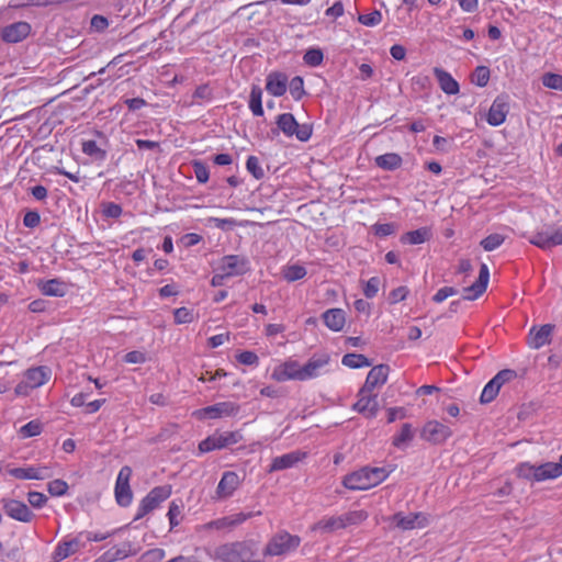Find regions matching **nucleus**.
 Listing matches in <instances>:
<instances>
[{
    "label": "nucleus",
    "mask_w": 562,
    "mask_h": 562,
    "mask_svg": "<svg viewBox=\"0 0 562 562\" xmlns=\"http://www.w3.org/2000/svg\"><path fill=\"white\" fill-rule=\"evenodd\" d=\"M257 544L251 540L223 543L210 553L215 562H257Z\"/></svg>",
    "instance_id": "obj_1"
},
{
    "label": "nucleus",
    "mask_w": 562,
    "mask_h": 562,
    "mask_svg": "<svg viewBox=\"0 0 562 562\" xmlns=\"http://www.w3.org/2000/svg\"><path fill=\"white\" fill-rule=\"evenodd\" d=\"M278 128L288 137L295 136L301 142H307L312 136L310 124H299L291 113H282L277 117Z\"/></svg>",
    "instance_id": "obj_2"
},
{
    "label": "nucleus",
    "mask_w": 562,
    "mask_h": 562,
    "mask_svg": "<svg viewBox=\"0 0 562 562\" xmlns=\"http://www.w3.org/2000/svg\"><path fill=\"white\" fill-rule=\"evenodd\" d=\"M301 543V538L295 535H290L286 531L276 533L268 544L263 553L266 555H282L295 550Z\"/></svg>",
    "instance_id": "obj_3"
},
{
    "label": "nucleus",
    "mask_w": 562,
    "mask_h": 562,
    "mask_svg": "<svg viewBox=\"0 0 562 562\" xmlns=\"http://www.w3.org/2000/svg\"><path fill=\"white\" fill-rule=\"evenodd\" d=\"M49 369L46 367H36L29 369L24 379L15 386L16 395H27L30 390L45 384L49 378Z\"/></svg>",
    "instance_id": "obj_4"
},
{
    "label": "nucleus",
    "mask_w": 562,
    "mask_h": 562,
    "mask_svg": "<svg viewBox=\"0 0 562 562\" xmlns=\"http://www.w3.org/2000/svg\"><path fill=\"white\" fill-rule=\"evenodd\" d=\"M171 494L169 485L154 487L140 502L135 519H140L148 513L156 509Z\"/></svg>",
    "instance_id": "obj_5"
},
{
    "label": "nucleus",
    "mask_w": 562,
    "mask_h": 562,
    "mask_svg": "<svg viewBox=\"0 0 562 562\" xmlns=\"http://www.w3.org/2000/svg\"><path fill=\"white\" fill-rule=\"evenodd\" d=\"M243 436L239 431L214 434L199 443V450L201 452H210L216 449H223L239 442Z\"/></svg>",
    "instance_id": "obj_6"
},
{
    "label": "nucleus",
    "mask_w": 562,
    "mask_h": 562,
    "mask_svg": "<svg viewBox=\"0 0 562 562\" xmlns=\"http://www.w3.org/2000/svg\"><path fill=\"white\" fill-rule=\"evenodd\" d=\"M131 476V467L124 465L121 468L116 477L114 494L116 503L122 507L128 506L133 499V492L130 486Z\"/></svg>",
    "instance_id": "obj_7"
},
{
    "label": "nucleus",
    "mask_w": 562,
    "mask_h": 562,
    "mask_svg": "<svg viewBox=\"0 0 562 562\" xmlns=\"http://www.w3.org/2000/svg\"><path fill=\"white\" fill-rule=\"evenodd\" d=\"M389 520L394 527L403 531L425 528L429 524L428 517L424 513H409L405 515L400 512L390 517Z\"/></svg>",
    "instance_id": "obj_8"
},
{
    "label": "nucleus",
    "mask_w": 562,
    "mask_h": 562,
    "mask_svg": "<svg viewBox=\"0 0 562 562\" xmlns=\"http://www.w3.org/2000/svg\"><path fill=\"white\" fill-rule=\"evenodd\" d=\"M451 435V429L437 420L427 422L420 430L422 439L432 445L445 442Z\"/></svg>",
    "instance_id": "obj_9"
},
{
    "label": "nucleus",
    "mask_w": 562,
    "mask_h": 562,
    "mask_svg": "<svg viewBox=\"0 0 562 562\" xmlns=\"http://www.w3.org/2000/svg\"><path fill=\"white\" fill-rule=\"evenodd\" d=\"M2 505L3 512L12 519L22 522H30L34 514L30 510L26 504L23 502L12 499V498H2L0 501Z\"/></svg>",
    "instance_id": "obj_10"
},
{
    "label": "nucleus",
    "mask_w": 562,
    "mask_h": 562,
    "mask_svg": "<svg viewBox=\"0 0 562 562\" xmlns=\"http://www.w3.org/2000/svg\"><path fill=\"white\" fill-rule=\"evenodd\" d=\"M218 271H223L228 278L243 276L249 270V262L246 258L237 255L224 256L218 266Z\"/></svg>",
    "instance_id": "obj_11"
},
{
    "label": "nucleus",
    "mask_w": 562,
    "mask_h": 562,
    "mask_svg": "<svg viewBox=\"0 0 562 562\" xmlns=\"http://www.w3.org/2000/svg\"><path fill=\"white\" fill-rule=\"evenodd\" d=\"M554 328L555 326L553 324L531 327L527 337L528 346L531 349H540L541 347L549 345L551 342Z\"/></svg>",
    "instance_id": "obj_12"
},
{
    "label": "nucleus",
    "mask_w": 562,
    "mask_h": 562,
    "mask_svg": "<svg viewBox=\"0 0 562 562\" xmlns=\"http://www.w3.org/2000/svg\"><path fill=\"white\" fill-rule=\"evenodd\" d=\"M239 412V405L234 402H221L211 406H206L198 412L199 416H207L210 418H222L235 416Z\"/></svg>",
    "instance_id": "obj_13"
},
{
    "label": "nucleus",
    "mask_w": 562,
    "mask_h": 562,
    "mask_svg": "<svg viewBox=\"0 0 562 562\" xmlns=\"http://www.w3.org/2000/svg\"><path fill=\"white\" fill-rule=\"evenodd\" d=\"M302 366L296 360H288L272 371V379L278 382L288 380L302 381Z\"/></svg>",
    "instance_id": "obj_14"
},
{
    "label": "nucleus",
    "mask_w": 562,
    "mask_h": 562,
    "mask_svg": "<svg viewBox=\"0 0 562 562\" xmlns=\"http://www.w3.org/2000/svg\"><path fill=\"white\" fill-rule=\"evenodd\" d=\"M330 356L321 353L312 356L308 361L302 366V381L314 379L321 375L322 370L328 366Z\"/></svg>",
    "instance_id": "obj_15"
},
{
    "label": "nucleus",
    "mask_w": 562,
    "mask_h": 562,
    "mask_svg": "<svg viewBox=\"0 0 562 562\" xmlns=\"http://www.w3.org/2000/svg\"><path fill=\"white\" fill-rule=\"evenodd\" d=\"M353 409L368 418L375 417L379 411L376 394H372V392L362 393L361 387L358 393V401L353 404Z\"/></svg>",
    "instance_id": "obj_16"
},
{
    "label": "nucleus",
    "mask_w": 562,
    "mask_h": 562,
    "mask_svg": "<svg viewBox=\"0 0 562 562\" xmlns=\"http://www.w3.org/2000/svg\"><path fill=\"white\" fill-rule=\"evenodd\" d=\"M239 484L240 479L236 472H224L216 487V498L226 499L231 497L234 494V492L238 488Z\"/></svg>",
    "instance_id": "obj_17"
},
{
    "label": "nucleus",
    "mask_w": 562,
    "mask_h": 562,
    "mask_svg": "<svg viewBox=\"0 0 562 562\" xmlns=\"http://www.w3.org/2000/svg\"><path fill=\"white\" fill-rule=\"evenodd\" d=\"M390 367L387 364L374 366L368 373L362 386V393L372 392L375 387L382 386L389 376Z\"/></svg>",
    "instance_id": "obj_18"
},
{
    "label": "nucleus",
    "mask_w": 562,
    "mask_h": 562,
    "mask_svg": "<svg viewBox=\"0 0 562 562\" xmlns=\"http://www.w3.org/2000/svg\"><path fill=\"white\" fill-rule=\"evenodd\" d=\"M490 280V271L485 263L480 267L477 280L470 286L463 289V299L472 301L483 294L487 288Z\"/></svg>",
    "instance_id": "obj_19"
},
{
    "label": "nucleus",
    "mask_w": 562,
    "mask_h": 562,
    "mask_svg": "<svg viewBox=\"0 0 562 562\" xmlns=\"http://www.w3.org/2000/svg\"><path fill=\"white\" fill-rule=\"evenodd\" d=\"M8 473L19 480H45L52 477L48 467H29L9 469Z\"/></svg>",
    "instance_id": "obj_20"
},
{
    "label": "nucleus",
    "mask_w": 562,
    "mask_h": 562,
    "mask_svg": "<svg viewBox=\"0 0 562 562\" xmlns=\"http://www.w3.org/2000/svg\"><path fill=\"white\" fill-rule=\"evenodd\" d=\"M508 111L509 105L507 102V98L504 95H498L490 108L487 114L488 124L492 126H498L503 124L506 120Z\"/></svg>",
    "instance_id": "obj_21"
},
{
    "label": "nucleus",
    "mask_w": 562,
    "mask_h": 562,
    "mask_svg": "<svg viewBox=\"0 0 562 562\" xmlns=\"http://www.w3.org/2000/svg\"><path fill=\"white\" fill-rule=\"evenodd\" d=\"M342 484L351 491H364L372 487L366 467L347 474L342 480Z\"/></svg>",
    "instance_id": "obj_22"
},
{
    "label": "nucleus",
    "mask_w": 562,
    "mask_h": 562,
    "mask_svg": "<svg viewBox=\"0 0 562 562\" xmlns=\"http://www.w3.org/2000/svg\"><path fill=\"white\" fill-rule=\"evenodd\" d=\"M31 32V26L26 22H16L5 26L2 30L1 37L7 43H18L24 40Z\"/></svg>",
    "instance_id": "obj_23"
},
{
    "label": "nucleus",
    "mask_w": 562,
    "mask_h": 562,
    "mask_svg": "<svg viewBox=\"0 0 562 562\" xmlns=\"http://www.w3.org/2000/svg\"><path fill=\"white\" fill-rule=\"evenodd\" d=\"M306 457L305 452L292 451L280 457H276L270 465L269 472L282 471L294 467Z\"/></svg>",
    "instance_id": "obj_24"
},
{
    "label": "nucleus",
    "mask_w": 562,
    "mask_h": 562,
    "mask_svg": "<svg viewBox=\"0 0 562 562\" xmlns=\"http://www.w3.org/2000/svg\"><path fill=\"white\" fill-rule=\"evenodd\" d=\"M83 547V543L79 538H72L69 540H64L58 543L54 552V561L59 562L76 552H78Z\"/></svg>",
    "instance_id": "obj_25"
},
{
    "label": "nucleus",
    "mask_w": 562,
    "mask_h": 562,
    "mask_svg": "<svg viewBox=\"0 0 562 562\" xmlns=\"http://www.w3.org/2000/svg\"><path fill=\"white\" fill-rule=\"evenodd\" d=\"M288 77L282 72H271L267 77L266 90L274 95L281 97L286 91Z\"/></svg>",
    "instance_id": "obj_26"
},
{
    "label": "nucleus",
    "mask_w": 562,
    "mask_h": 562,
    "mask_svg": "<svg viewBox=\"0 0 562 562\" xmlns=\"http://www.w3.org/2000/svg\"><path fill=\"white\" fill-rule=\"evenodd\" d=\"M434 74L438 80L440 89L447 94H457L459 92V83L452 76L442 68L435 67Z\"/></svg>",
    "instance_id": "obj_27"
},
{
    "label": "nucleus",
    "mask_w": 562,
    "mask_h": 562,
    "mask_svg": "<svg viewBox=\"0 0 562 562\" xmlns=\"http://www.w3.org/2000/svg\"><path fill=\"white\" fill-rule=\"evenodd\" d=\"M323 321L329 329L340 331L346 324L345 312L341 308H330L323 314Z\"/></svg>",
    "instance_id": "obj_28"
},
{
    "label": "nucleus",
    "mask_w": 562,
    "mask_h": 562,
    "mask_svg": "<svg viewBox=\"0 0 562 562\" xmlns=\"http://www.w3.org/2000/svg\"><path fill=\"white\" fill-rule=\"evenodd\" d=\"M538 482L547 480H554L562 475V463L559 462H546L537 465Z\"/></svg>",
    "instance_id": "obj_29"
},
{
    "label": "nucleus",
    "mask_w": 562,
    "mask_h": 562,
    "mask_svg": "<svg viewBox=\"0 0 562 562\" xmlns=\"http://www.w3.org/2000/svg\"><path fill=\"white\" fill-rule=\"evenodd\" d=\"M132 554V549L130 543H124L120 548H111L101 554L94 562H114L117 560H123Z\"/></svg>",
    "instance_id": "obj_30"
},
{
    "label": "nucleus",
    "mask_w": 562,
    "mask_h": 562,
    "mask_svg": "<svg viewBox=\"0 0 562 562\" xmlns=\"http://www.w3.org/2000/svg\"><path fill=\"white\" fill-rule=\"evenodd\" d=\"M431 237V232L427 227H422L416 231H411L401 236L403 244L418 245L423 244Z\"/></svg>",
    "instance_id": "obj_31"
},
{
    "label": "nucleus",
    "mask_w": 562,
    "mask_h": 562,
    "mask_svg": "<svg viewBox=\"0 0 562 562\" xmlns=\"http://www.w3.org/2000/svg\"><path fill=\"white\" fill-rule=\"evenodd\" d=\"M375 165L384 170H395L402 165V158L395 153H387L375 158Z\"/></svg>",
    "instance_id": "obj_32"
},
{
    "label": "nucleus",
    "mask_w": 562,
    "mask_h": 562,
    "mask_svg": "<svg viewBox=\"0 0 562 562\" xmlns=\"http://www.w3.org/2000/svg\"><path fill=\"white\" fill-rule=\"evenodd\" d=\"M40 288L43 294L49 296H64L66 293L65 283L58 279H50L42 282Z\"/></svg>",
    "instance_id": "obj_33"
},
{
    "label": "nucleus",
    "mask_w": 562,
    "mask_h": 562,
    "mask_svg": "<svg viewBox=\"0 0 562 562\" xmlns=\"http://www.w3.org/2000/svg\"><path fill=\"white\" fill-rule=\"evenodd\" d=\"M81 149L83 154L94 160L103 161L106 158V150L99 146L95 140H83Z\"/></svg>",
    "instance_id": "obj_34"
},
{
    "label": "nucleus",
    "mask_w": 562,
    "mask_h": 562,
    "mask_svg": "<svg viewBox=\"0 0 562 562\" xmlns=\"http://www.w3.org/2000/svg\"><path fill=\"white\" fill-rule=\"evenodd\" d=\"M341 363L351 369L370 367L372 364L371 360L361 353H347L342 357Z\"/></svg>",
    "instance_id": "obj_35"
},
{
    "label": "nucleus",
    "mask_w": 562,
    "mask_h": 562,
    "mask_svg": "<svg viewBox=\"0 0 562 562\" xmlns=\"http://www.w3.org/2000/svg\"><path fill=\"white\" fill-rule=\"evenodd\" d=\"M414 438V429L411 424H403L401 431L393 437V446L396 448L406 447Z\"/></svg>",
    "instance_id": "obj_36"
},
{
    "label": "nucleus",
    "mask_w": 562,
    "mask_h": 562,
    "mask_svg": "<svg viewBox=\"0 0 562 562\" xmlns=\"http://www.w3.org/2000/svg\"><path fill=\"white\" fill-rule=\"evenodd\" d=\"M515 471L517 476L520 479L527 480L531 483L538 482L537 465L535 464L521 462L516 467Z\"/></svg>",
    "instance_id": "obj_37"
},
{
    "label": "nucleus",
    "mask_w": 562,
    "mask_h": 562,
    "mask_svg": "<svg viewBox=\"0 0 562 562\" xmlns=\"http://www.w3.org/2000/svg\"><path fill=\"white\" fill-rule=\"evenodd\" d=\"M342 528H344V524H342L341 516L322 519L312 527L313 530L321 529L326 532H333L335 530L342 529Z\"/></svg>",
    "instance_id": "obj_38"
},
{
    "label": "nucleus",
    "mask_w": 562,
    "mask_h": 562,
    "mask_svg": "<svg viewBox=\"0 0 562 562\" xmlns=\"http://www.w3.org/2000/svg\"><path fill=\"white\" fill-rule=\"evenodd\" d=\"M262 90L259 86H252L251 92H250V99H249V109L251 110L252 114L256 116L263 115V109H262Z\"/></svg>",
    "instance_id": "obj_39"
},
{
    "label": "nucleus",
    "mask_w": 562,
    "mask_h": 562,
    "mask_svg": "<svg viewBox=\"0 0 562 562\" xmlns=\"http://www.w3.org/2000/svg\"><path fill=\"white\" fill-rule=\"evenodd\" d=\"M529 243L543 250L551 249V231L537 232L530 237Z\"/></svg>",
    "instance_id": "obj_40"
},
{
    "label": "nucleus",
    "mask_w": 562,
    "mask_h": 562,
    "mask_svg": "<svg viewBox=\"0 0 562 562\" xmlns=\"http://www.w3.org/2000/svg\"><path fill=\"white\" fill-rule=\"evenodd\" d=\"M282 273H283V278L288 282H294V281L303 279L306 276L307 271H306L305 267H303L301 265H291V266L284 267Z\"/></svg>",
    "instance_id": "obj_41"
},
{
    "label": "nucleus",
    "mask_w": 562,
    "mask_h": 562,
    "mask_svg": "<svg viewBox=\"0 0 562 562\" xmlns=\"http://www.w3.org/2000/svg\"><path fill=\"white\" fill-rule=\"evenodd\" d=\"M368 518L366 510H352L341 515L344 528L352 525H359Z\"/></svg>",
    "instance_id": "obj_42"
},
{
    "label": "nucleus",
    "mask_w": 562,
    "mask_h": 562,
    "mask_svg": "<svg viewBox=\"0 0 562 562\" xmlns=\"http://www.w3.org/2000/svg\"><path fill=\"white\" fill-rule=\"evenodd\" d=\"M324 55L319 48H310L303 56V60L311 67H317L323 63Z\"/></svg>",
    "instance_id": "obj_43"
},
{
    "label": "nucleus",
    "mask_w": 562,
    "mask_h": 562,
    "mask_svg": "<svg viewBox=\"0 0 562 562\" xmlns=\"http://www.w3.org/2000/svg\"><path fill=\"white\" fill-rule=\"evenodd\" d=\"M366 469L368 471L369 480L371 482L372 487L379 485L389 476V471H386L384 468L366 467Z\"/></svg>",
    "instance_id": "obj_44"
},
{
    "label": "nucleus",
    "mask_w": 562,
    "mask_h": 562,
    "mask_svg": "<svg viewBox=\"0 0 562 562\" xmlns=\"http://www.w3.org/2000/svg\"><path fill=\"white\" fill-rule=\"evenodd\" d=\"M42 432V424L38 420H31L20 428V436L22 438H30L37 436Z\"/></svg>",
    "instance_id": "obj_45"
},
{
    "label": "nucleus",
    "mask_w": 562,
    "mask_h": 562,
    "mask_svg": "<svg viewBox=\"0 0 562 562\" xmlns=\"http://www.w3.org/2000/svg\"><path fill=\"white\" fill-rule=\"evenodd\" d=\"M499 386L496 385L492 380L484 386L480 401L482 404L491 403L498 394Z\"/></svg>",
    "instance_id": "obj_46"
},
{
    "label": "nucleus",
    "mask_w": 562,
    "mask_h": 562,
    "mask_svg": "<svg viewBox=\"0 0 562 562\" xmlns=\"http://www.w3.org/2000/svg\"><path fill=\"white\" fill-rule=\"evenodd\" d=\"M490 80V69L485 66H477L472 75V82L477 87H485Z\"/></svg>",
    "instance_id": "obj_47"
},
{
    "label": "nucleus",
    "mask_w": 562,
    "mask_h": 562,
    "mask_svg": "<svg viewBox=\"0 0 562 562\" xmlns=\"http://www.w3.org/2000/svg\"><path fill=\"white\" fill-rule=\"evenodd\" d=\"M192 168L194 171V176L200 183L207 182V180L210 178V171H209L207 166L203 161L193 160Z\"/></svg>",
    "instance_id": "obj_48"
},
{
    "label": "nucleus",
    "mask_w": 562,
    "mask_h": 562,
    "mask_svg": "<svg viewBox=\"0 0 562 562\" xmlns=\"http://www.w3.org/2000/svg\"><path fill=\"white\" fill-rule=\"evenodd\" d=\"M505 238L501 234H491L481 241V246L486 251H492L504 243Z\"/></svg>",
    "instance_id": "obj_49"
},
{
    "label": "nucleus",
    "mask_w": 562,
    "mask_h": 562,
    "mask_svg": "<svg viewBox=\"0 0 562 562\" xmlns=\"http://www.w3.org/2000/svg\"><path fill=\"white\" fill-rule=\"evenodd\" d=\"M246 168L258 180L265 177V171L256 156H249L247 158Z\"/></svg>",
    "instance_id": "obj_50"
},
{
    "label": "nucleus",
    "mask_w": 562,
    "mask_h": 562,
    "mask_svg": "<svg viewBox=\"0 0 562 562\" xmlns=\"http://www.w3.org/2000/svg\"><path fill=\"white\" fill-rule=\"evenodd\" d=\"M542 85L550 89L562 90V76L547 72L542 76Z\"/></svg>",
    "instance_id": "obj_51"
},
{
    "label": "nucleus",
    "mask_w": 562,
    "mask_h": 562,
    "mask_svg": "<svg viewBox=\"0 0 562 562\" xmlns=\"http://www.w3.org/2000/svg\"><path fill=\"white\" fill-rule=\"evenodd\" d=\"M358 21L366 26H375L381 23L382 14L380 11L374 10L367 14H360Z\"/></svg>",
    "instance_id": "obj_52"
},
{
    "label": "nucleus",
    "mask_w": 562,
    "mask_h": 562,
    "mask_svg": "<svg viewBox=\"0 0 562 562\" xmlns=\"http://www.w3.org/2000/svg\"><path fill=\"white\" fill-rule=\"evenodd\" d=\"M303 86H304L303 79L299 76L292 78V80L290 81V83H289L290 93L295 100H300L303 97V94L305 93Z\"/></svg>",
    "instance_id": "obj_53"
},
{
    "label": "nucleus",
    "mask_w": 562,
    "mask_h": 562,
    "mask_svg": "<svg viewBox=\"0 0 562 562\" xmlns=\"http://www.w3.org/2000/svg\"><path fill=\"white\" fill-rule=\"evenodd\" d=\"M517 378V373L516 371L514 370H510V369H505V370H502L499 371L493 379L492 381L499 386V389L502 387L503 384L509 382V381H513Z\"/></svg>",
    "instance_id": "obj_54"
},
{
    "label": "nucleus",
    "mask_w": 562,
    "mask_h": 562,
    "mask_svg": "<svg viewBox=\"0 0 562 562\" xmlns=\"http://www.w3.org/2000/svg\"><path fill=\"white\" fill-rule=\"evenodd\" d=\"M517 378V373L516 371L514 370H510V369H505V370H502L499 371L493 379L492 381L499 386V389L502 387L503 384L509 382V381H513Z\"/></svg>",
    "instance_id": "obj_55"
},
{
    "label": "nucleus",
    "mask_w": 562,
    "mask_h": 562,
    "mask_svg": "<svg viewBox=\"0 0 562 562\" xmlns=\"http://www.w3.org/2000/svg\"><path fill=\"white\" fill-rule=\"evenodd\" d=\"M48 492L53 496H63L67 493L68 484L63 480H54L47 485Z\"/></svg>",
    "instance_id": "obj_56"
},
{
    "label": "nucleus",
    "mask_w": 562,
    "mask_h": 562,
    "mask_svg": "<svg viewBox=\"0 0 562 562\" xmlns=\"http://www.w3.org/2000/svg\"><path fill=\"white\" fill-rule=\"evenodd\" d=\"M379 285H380L379 278H376V277L370 278L363 288V294L366 295V297H368V299L374 297L379 291Z\"/></svg>",
    "instance_id": "obj_57"
},
{
    "label": "nucleus",
    "mask_w": 562,
    "mask_h": 562,
    "mask_svg": "<svg viewBox=\"0 0 562 562\" xmlns=\"http://www.w3.org/2000/svg\"><path fill=\"white\" fill-rule=\"evenodd\" d=\"M27 501L34 508L43 507L47 502V496L40 492H30L27 494Z\"/></svg>",
    "instance_id": "obj_58"
},
{
    "label": "nucleus",
    "mask_w": 562,
    "mask_h": 562,
    "mask_svg": "<svg viewBox=\"0 0 562 562\" xmlns=\"http://www.w3.org/2000/svg\"><path fill=\"white\" fill-rule=\"evenodd\" d=\"M181 509H182V506L177 504L176 502H172L170 504L169 510H168V518H169L171 528L179 525L178 517L181 515Z\"/></svg>",
    "instance_id": "obj_59"
},
{
    "label": "nucleus",
    "mask_w": 562,
    "mask_h": 562,
    "mask_svg": "<svg viewBox=\"0 0 562 562\" xmlns=\"http://www.w3.org/2000/svg\"><path fill=\"white\" fill-rule=\"evenodd\" d=\"M173 315L177 324L190 323L193 318L192 312L186 307L177 308Z\"/></svg>",
    "instance_id": "obj_60"
},
{
    "label": "nucleus",
    "mask_w": 562,
    "mask_h": 562,
    "mask_svg": "<svg viewBox=\"0 0 562 562\" xmlns=\"http://www.w3.org/2000/svg\"><path fill=\"white\" fill-rule=\"evenodd\" d=\"M408 292L409 291L406 286H398V288L394 289L393 291H391V293L389 295L390 303L396 304V303L405 300Z\"/></svg>",
    "instance_id": "obj_61"
},
{
    "label": "nucleus",
    "mask_w": 562,
    "mask_h": 562,
    "mask_svg": "<svg viewBox=\"0 0 562 562\" xmlns=\"http://www.w3.org/2000/svg\"><path fill=\"white\" fill-rule=\"evenodd\" d=\"M458 293V290L453 286H443L437 291V293L434 295V301L437 303L443 302L449 296L456 295Z\"/></svg>",
    "instance_id": "obj_62"
},
{
    "label": "nucleus",
    "mask_w": 562,
    "mask_h": 562,
    "mask_svg": "<svg viewBox=\"0 0 562 562\" xmlns=\"http://www.w3.org/2000/svg\"><path fill=\"white\" fill-rule=\"evenodd\" d=\"M90 25H91L92 30H94L97 32H102L108 27L109 22H108V19L104 18L103 15L95 14L92 16V19L90 21Z\"/></svg>",
    "instance_id": "obj_63"
},
{
    "label": "nucleus",
    "mask_w": 562,
    "mask_h": 562,
    "mask_svg": "<svg viewBox=\"0 0 562 562\" xmlns=\"http://www.w3.org/2000/svg\"><path fill=\"white\" fill-rule=\"evenodd\" d=\"M237 360L243 364L252 366L258 363L259 358L252 351H243L237 356Z\"/></svg>",
    "instance_id": "obj_64"
}]
</instances>
